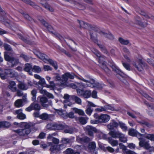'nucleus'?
<instances>
[{
	"instance_id": "2eb2a0df",
	"label": "nucleus",
	"mask_w": 154,
	"mask_h": 154,
	"mask_svg": "<svg viewBox=\"0 0 154 154\" xmlns=\"http://www.w3.org/2000/svg\"><path fill=\"white\" fill-rule=\"evenodd\" d=\"M110 119L109 116L106 114H102L100 116L99 122L100 123H106L108 122Z\"/></svg>"
},
{
	"instance_id": "7c9ffc66",
	"label": "nucleus",
	"mask_w": 154,
	"mask_h": 154,
	"mask_svg": "<svg viewBox=\"0 0 154 154\" xmlns=\"http://www.w3.org/2000/svg\"><path fill=\"white\" fill-rule=\"evenodd\" d=\"M77 21L80 24V27L83 28H87L88 27V24L84 22L78 20Z\"/></svg>"
},
{
	"instance_id": "1a4fd4ad",
	"label": "nucleus",
	"mask_w": 154,
	"mask_h": 154,
	"mask_svg": "<svg viewBox=\"0 0 154 154\" xmlns=\"http://www.w3.org/2000/svg\"><path fill=\"white\" fill-rule=\"evenodd\" d=\"M109 65L113 70L117 74H116L117 75H119L122 77H126V75L119 69L112 61L110 62Z\"/></svg>"
},
{
	"instance_id": "09e8293b",
	"label": "nucleus",
	"mask_w": 154,
	"mask_h": 154,
	"mask_svg": "<svg viewBox=\"0 0 154 154\" xmlns=\"http://www.w3.org/2000/svg\"><path fill=\"white\" fill-rule=\"evenodd\" d=\"M77 92L78 94L80 96L83 97L85 91L83 89H80L79 88L76 89Z\"/></svg>"
},
{
	"instance_id": "3c124183",
	"label": "nucleus",
	"mask_w": 154,
	"mask_h": 154,
	"mask_svg": "<svg viewBox=\"0 0 154 154\" xmlns=\"http://www.w3.org/2000/svg\"><path fill=\"white\" fill-rule=\"evenodd\" d=\"M70 96L68 94H64L63 98L65 99L64 102L65 103H67L69 101Z\"/></svg>"
},
{
	"instance_id": "9d476101",
	"label": "nucleus",
	"mask_w": 154,
	"mask_h": 154,
	"mask_svg": "<svg viewBox=\"0 0 154 154\" xmlns=\"http://www.w3.org/2000/svg\"><path fill=\"white\" fill-rule=\"evenodd\" d=\"M88 85L91 87L99 89H102L104 86L103 85L100 84L96 82L94 80L91 79H90V82Z\"/></svg>"
},
{
	"instance_id": "b1692460",
	"label": "nucleus",
	"mask_w": 154,
	"mask_h": 154,
	"mask_svg": "<svg viewBox=\"0 0 154 154\" xmlns=\"http://www.w3.org/2000/svg\"><path fill=\"white\" fill-rule=\"evenodd\" d=\"M100 34L101 36L105 37L110 39H113L114 38L113 35L109 32L106 33L102 31L100 32Z\"/></svg>"
},
{
	"instance_id": "603ef678",
	"label": "nucleus",
	"mask_w": 154,
	"mask_h": 154,
	"mask_svg": "<svg viewBox=\"0 0 154 154\" xmlns=\"http://www.w3.org/2000/svg\"><path fill=\"white\" fill-rule=\"evenodd\" d=\"M93 111V109H91V107H88L85 110L86 113L90 116Z\"/></svg>"
},
{
	"instance_id": "052dcab7",
	"label": "nucleus",
	"mask_w": 154,
	"mask_h": 154,
	"mask_svg": "<svg viewBox=\"0 0 154 154\" xmlns=\"http://www.w3.org/2000/svg\"><path fill=\"white\" fill-rule=\"evenodd\" d=\"M140 14L141 15L143 16H144L145 18H146L147 19H150L151 16L150 15H148L147 14H146V13H145V12L143 11H141Z\"/></svg>"
},
{
	"instance_id": "f03ea898",
	"label": "nucleus",
	"mask_w": 154,
	"mask_h": 154,
	"mask_svg": "<svg viewBox=\"0 0 154 154\" xmlns=\"http://www.w3.org/2000/svg\"><path fill=\"white\" fill-rule=\"evenodd\" d=\"M37 56L40 59L42 60L45 62L47 63L48 62L55 69H57V62L49 59L45 54L40 53H38Z\"/></svg>"
},
{
	"instance_id": "cd10ccee",
	"label": "nucleus",
	"mask_w": 154,
	"mask_h": 154,
	"mask_svg": "<svg viewBox=\"0 0 154 154\" xmlns=\"http://www.w3.org/2000/svg\"><path fill=\"white\" fill-rule=\"evenodd\" d=\"M60 148V146L55 145L51 146L50 148V150L51 152L55 153L56 152L59 151V150Z\"/></svg>"
},
{
	"instance_id": "f257e3e1",
	"label": "nucleus",
	"mask_w": 154,
	"mask_h": 154,
	"mask_svg": "<svg viewBox=\"0 0 154 154\" xmlns=\"http://www.w3.org/2000/svg\"><path fill=\"white\" fill-rule=\"evenodd\" d=\"M34 125V124L30 122L25 125L24 128L15 130H14V131L17 133L20 136H26L30 132V129Z\"/></svg>"
},
{
	"instance_id": "72a5a7b5",
	"label": "nucleus",
	"mask_w": 154,
	"mask_h": 154,
	"mask_svg": "<svg viewBox=\"0 0 154 154\" xmlns=\"http://www.w3.org/2000/svg\"><path fill=\"white\" fill-rule=\"evenodd\" d=\"M137 132L138 131L134 129L131 128L129 129L128 134L130 135L131 136L135 137Z\"/></svg>"
},
{
	"instance_id": "ea45409f",
	"label": "nucleus",
	"mask_w": 154,
	"mask_h": 154,
	"mask_svg": "<svg viewBox=\"0 0 154 154\" xmlns=\"http://www.w3.org/2000/svg\"><path fill=\"white\" fill-rule=\"evenodd\" d=\"M37 91L35 89L33 90L31 92V94L32 96V99L33 101H35L36 98V95Z\"/></svg>"
},
{
	"instance_id": "c85d7f7f",
	"label": "nucleus",
	"mask_w": 154,
	"mask_h": 154,
	"mask_svg": "<svg viewBox=\"0 0 154 154\" xmlns=\"http://www.w3.org/2000/svg\"><path fill=\"white\" fill-rule=\"evenodd\" d=\"M118 40L119 42L123 45H127L130 43L129 41L127 39H124L122 37L119 38Z\"/></svg>"
},
{
	"instance_id": "13d9d810",
	"label": "nucleus",
	"mask_w": 154,
	"mask_h": 154,
	"mask_svg": "<svg viewBox=\"0 0 154 154\" xmlns=\"http://www.w3.org/2000/svg\"><path fill=\"white\" fill-rule=\"evenodd\" d=\"M145 104L147 106L148 108L149 109H152L154 112V105L153 104H150L148 103H146V101L145 102Z\"/></svg>"
},
{
	"instance_id": "de8ad7c7",
	"label": "nucleus",
	"mask_w": 154,
	"mask_h": 154,
	"mask_svg": "<svg viewBox=\"0 0 154 154\" xmlns=\"http://www.w3.org/2000/svg\"><path fill=\"white\" fill-rule=\"evenodd\" d=\"M142 94L145 98H146L149 100H150L151 101H154V99L153 98L150 97L145 93L143 92L142 93Z\"/></svg>"
},
{
	"instance_id": "864d4df0",
	"label": "nucleus",
	"mask_w": 154,
	"mask_h": 154,
	"mask_svg": "<svg viewBox=\"0 0 154 154\" xmlns=\"http://www.w3.org/2000/svg\"><path fill=\"white\" fill-rule=\"evenodd\" d=\"M53 79L56 81H59L62 80L61 77L59 74H55V76L53 77Z\"/></svg>"
},
{
	"instance_id": "2f4dec72",
	"label": "nucleus",
	"mask_w": 154,
	"mask_h": 154,
	"mask_svg": "<svg viewBox=\"0 0 154 154\" xmlns=\"http://www.w3.org/2000/svg\"><path fill=\"white\" fill-rule=\"evenodd\" d=\"M18 87L19 88L23 90H26L29 88L27 85L22 83H19Z\"/></svg>"
},
{
	"instance_id": "bb28decb",
	"label": "nucleus",
	"mask_w": 154,
	"mask_h": 154,
	"mask_svg": "<svg viewBox=\"0 0 154 154\" xmlns=\"http://www.w3.org/2000/svg\"><path fill=\"white\" fill-rule=\"evenodd\" d=\"M71 97L72 99L75 101L77 104L79 105L82 104L81 99L79 97L75 95L72 96Z\"/></svg>"
},
{
	"instance_id": "680f3d73",
	"label": "nucleus",
	"mask_w": 154,
	"mask_h": 154,
	"mask_svg": "<svg viewBox=\"0 0 154 154\" xmlns=\"http://www.w3.org/2000/svg\"><path fill=\"white\" fill-rule=\"evenodd\" d=\"M122 65L127 70L130 71L131 70V68L129 64H127L124 62L122 63Z\"/></svg>"
},
{
	"instance_id": "c756f323",
	"label": "nucleus",
	"mask_w": 154,
	"mask_h": 154,
	"mask_svg": "<svg viewBox=\"0 0 154 154\" xmlns=\"http://www.w3.org/2000/svg\"><path fill=\"white\" fill-rule=\"evenodd\" d=\"M72 109L75 113H77L80 115L83 116L85 114L84 111L81 109H79L75 107L73 108Z\"/></svg>"
},
{
	"instance_id": "5fc2aeb1",
	"label": "nucleus",
	"mask_w": 154,
	"mask_h": 154,
	"mask_svg": "<svg viewBox=\"0 0 154 154\" xmlns=\"http://www.w3.org/2000/svg\"><path fill=\"white\" fill-rule=\"evenodd\" d=\"M56 112L59 115H60L61 117L63 118L65 117L64 114V113H63V111L62 110L57 109L56 110Z\"/></svg>"
},
{
	"instance_id": "49530a36",
	"label": "nucleus",
	"mask_w": 154,
	"mask_h": 154,
	"mask_svg": "<svg viewBox=\"0 0 154 154\" xmlns=\"http://www.w3.org/2000/svg\"><path fill=\"white\" fill-rule=\"evenodd\" d=\"M8 73L6 72V69H5L4 72L0 73V76L1 78L3 79H6L8 77Z\"/></svg>"
},
{
	"instance_id": "0eeeda50",
	"label": "nucleus",
	"mask_w": 154,
	"mask_h": 154,
	"mask_svg": "<svg viewBox=\"0 0 154 154\" xmlns=\"http://www.w3.org/2000/svg\"><path fill=\"white\" fill-rule=\"evenodd\" d=\"M47 128L50 130H60L63 129L65 126L64 125L60 123L48 124L47 125Z\"/></svg>"
},
{
	"instance_id": "a18cd8bd",
	"label": "nucleus",
	"mask_w": 154,
	"mask_h": 154,
	"mask_svg": "<svg viewBox=\"0 0 154 154\" xmlns=\"http://www.w3.org/2000/svg\"><path fill=\"white\" fill-rule=\"evenodd\" d=\"M97 135L100 139H106L107 138V135L102 132L97 133Z\"/></svg>"
},
{
	"instance_id": "423d86ee",
	"label": "nucleus",
	"mask_w": 154,
	"mask_h": 154,
	"mask_svg": "<svg viewBox=\"0 0 154 154\" xmlns=\"http://www.w3.org/2000/svg\"><path fill=\"white\" fill-rule=\"evenodd\" d=\"M7 52H4V57L5 60L8 61L9 63L11 64V67L16 65L19 63V59L16 58L9 56L7 54Z\"/></svg>"
},
{
	"instance_id": "774afa93",
	"label": "nucleus",
	"mask_w": 154,
	"mask_h": 154,
	"mask_svg": "<svg viewBox=\"0 0 154 154\" xmlns=\"http://www.w3.org/2000/svg\"><path fill=\"white\" fill-rule=\"evenodd\" d=\"M66 154H72L74 152V151L72 149L68 148L66 151Z\"/></svg>"
},
{
	"instance_id": "4be33fe9",
	"label": "nucleus",
	"mask_w": 154,
	"mask_h": 154,
	"mask_svg": "<svg viewBox=\"0 0 154 154\" xmlns=\"http://www.w3.org/2000/svg\"><path fill=\"white\" fill-rule=\"evenodd\" d=\"M8 88L13 92H15L17 90V88L16 86V83L13 81H11L9 82V85L8 86Z\"/></svg>"
},
{
	"instance_id": "6e6d98bb",
	"label": "nucleus",
	"mask_w": 154,
	"mask_h": 154,
	"mask_svg": "<svg viewBox=\"0 0 154 154\" xmlns=\"http://www.w3.org/2000/svg\"><path fill=\"white\" fill-rule=\"evenodd\" d=\"M20 57L26 61H28L29 59V57L23 54H21Z\"/></svg>"
},
{
	"instance_id": "39448f33",
	"label": "nucleus",
	"mask_w": 154,
	"mask_h": 154,
	"mask_svg": "<svg viewBox=\"0 0 154 154\" xmlns=\"http://www.w3.org/2000/svg\"><path fill=\"white\" fill-rule=\"evenodd\" d=\"M133 66L139 71H142L144 68L147 69L146 64L141 59H139L133 63Z\"/></svg>"
},
{
	"instance_id": "a211bd4d",
	"label": "nucleus",
	"mask_w": 154,
	"mask_h": 154,
	"mask_svg": "<svg viewBox=\"0 0 154 154\" xmlns=\"http://www.w3.org/2000/svg\"><path fill=\"white\" fill-rule=\"evenodd\" d=\"M139 144L140 146L144 147L146 149H148L149 147V144L143 138L140 141Z\"/></svg>"
},
{
	"instance_id": "6e6552de",
	"label": "nucleus",
	"mask_w": 154,
	"mask_h": 154,
	"mask_svg": "<svg viewBox=\"0 0 154 154\" xmlns=\"http://www.w3.org/2000/svg\"><path fill=\"white\" fill-rule=\"evenodd\" d=\"M75 77V74L73 73H70L69 72H66L62 75V83L61 84L60 86L63 84L65 85L68 81V78L73 79Z\"/></svg>"
},
{
	"instance_id": "412c9836",
	"label": "nucleus",
	"mask_w": 154,
	"mask_h": 154,
	"mask_svg": "<svg viewBox=\"0 0 154 154\" xmlns=\"http://www.w3.org/2000/svg\"><path fill=\"white\" fill-rule=\"evenodd\" d=\"M32 65L26 63L25 65V68L24 69V70L29 72V74L31 75H32V73L31 70H32Z\"/></svg>"
},
{
	"instance_id": "bf43d9fd",
	"label": "nucleus",
	"mask_w": 154,
	"mask_h": 154,
	"mask_svg": "<svg viewBox=\"0 0 154 154\" xmlns=\"http://www.w3.org/2000/svg\"><path fill=\"white\" fill-rule=\"evenodd\" d=\"M124 154H136L135 152L131 150L126 149L125 151H123Z\"/></svg>"
},
{
	"instance_id": "dca6fc26",
	"label": "nucleus",
	"mask_w": 154,
	"mask_h": 154,
	"mask_svg": "<svg viewBox=\"0 0 154 154\" xmlns=\"http://www.w3.org/2000/svg\"><path fill=\"white\" fill-rule=\"evenodd\" d=\"M135 23L137 24L138 25L144 28L146 26L147 23H143L141 21H140V17L138 16H137L135 18Z\"/></svg>"
},
{
	"instance_id": "f3484780",
	"label": "nucleus",
	"mask_w": 154,
	"mask_h": 154,
	"mask_svg": "<svg viewBox=\"0 0 154 154\" xmlns=\"http://www.w3.org/2000/svg\"><path fill=\"white\" fill-rule=\"evenodd\" d=\"M6 72L8 73V77H14L17 76L18 73L11 69H6Z\"/></svg>"
},
{
	"instance_id": "37998d69",
	"label": "nucleus",
	"mask_w": 154,
	"mask_h": 154,
	"mask_svg": "<svg viewBox=\"0 0 154 154\" xmlns=\"http://www.w3.org/2000/svg\"><path fill=\"white\" fill-rule=\"evenodd\" d=\"M91 95V93L90 91H84L83 97L85 98H89Z\"/></svg>"
},
{
	"instance_id": "393cba45",
	"label": "nucleus",
	"mask_w": 154,
	"mask_h": 154,
	"mask_svg": "<svg viewBox=\"0 0 154 154\" xmlns=\"http://www.w3.org/2000/svg\"><path fill=\"white\" fill-rule=\"evenodd\" d=\"M74 137H71L68 138H63L62 139L61 141L63 143H69L73 142L74 141Z\"/></svg>"
},
{
	"instance_id": "58836bf2",
	"label": "nucleus",
	"mask_w": 154,
	"mask_h": 154,
	"mask_svg": "<svg viewBox=\"0 0 154 154\" xmlns=\"http://www.w3.org/2000/svg\"><path fill=\"white\" fill-rule=\"evenodd\" d=\"M74 131L73 129L71 127H68L64 130V132L65 133L72 134Z\"/></svg>"
},
{
	"instance_id": "8fccbe9b",
	"label": "nucleus",
	"mask_w": 154,
	"mask_h": 154,
	"mask_svg": "<svg viewBox=\"0 0 154 154\" xmlns=\"http://www.w3.org/2000/svg\"><path fill=\"white\" fill-rule=\"evenodd\" d=\"M79 122L82 125L85 124L87 122V120L85 118L81 117L79 119Z\"/></svg>"
},
{
	"instance_id": "0e129e2a",
	"label": "nucleus",
	"mask_w": 154,
	"mask_h": 154,
	"mask_svg": "<svg viewBox=\"0 0 154 154\" xmlns=\"http://www.w3.org/2000/svg\"><path fill=\"white\" fill-rule=\"evenodd\" d=\"M38 83L41 85L42 86H43L45 83V81L44 79L41 78L39 79Z\"/></svg>"
},
{
	"instance_id": "aec40b11",
	"label": "nucleus",
	"mask_w": 154,
	"mask_h": 154,
	"mask_svg": "<svg viewBox=\"0 0 154 154\" xmlns=\"http://www.w3.org/2000/svg\"><path fill=\"white\" fill-rule=\"evenodd\" d=\"M67 39L68 40L69 42H67V43L68 45L69 46V47L71 49V50L73 51H77V49L76 48H72L70 45V44L72 43L75 45H77L75 42L70 37H68L67 38Z\"/></svg>"
},
{
	"instance_id": "e433bc0d",
	"label": "nucleus",
	"mask_w": 154,
	"mask_h": 154,
	"mask_svg": "<svg viewBox=\"0 0 154 154\" xmlns=\"http://www.w3.org/2000/svg\"><path fill=\"white\" fill-rule=\"evenodd\" d=\"M41 4L47 10H48L49 11L51 12L54 11V9L48 4L46 3L45 4H43L42 3H41Z\"/></svg>"
},
{
	"instance_id": "473e14b6",
	"label": "nucleus",
	"mask_w": 154,
	"mask_h": 154,
	"mask_svg": "<svg viewBox=\"0 0 154 154\" xmlns=\"http://www.w3.org/2000/svg\"><path fill=\"white\" fill-rule=\"evenodd\" d=\"M23 101L21 99L17 100L15 102L14 104L15 106L17 107H21L23 105Z\"/></svg>"
},
{
	"instance_id": "79ce46f5",
	"label": "nucleus",
	"mask_w": 154,
	"mask_h": 154,
	"mask_svg": "<svg viewBox=\"0 0 154 154\" xmlns=\"http://www.w3.org/2000/svg\"><path fill=\"white\" fill-rule=\"evenodd\" d=\"M19 11L23 15L24 17L26 20L29 21H31L32 20V18L30 17H29L28 14H24L23 11L22 10H20V11Z\"/></svg>"
},
{
	"instance_id": "338daca9",
	"label": "nucleus",
	"mask_w": 154,
	"mask_h": 154,
	"mask_svg": "<svg viewBox=\"0 0 154 154\" xmlns=\"http://www.w3.org/2000/svg\"><path fill=\"white\" fill-rule=\"evenodd\" d=\"M143 136V134H141L138 132L136 134L135 136L136 137L139 139V140L140 141L143 138L142 137Z\"/></svg>"
},
{
	"instance_id": "7ed1b4c3",
	"label": "nucleus",
	"mask_w": 154,
	"mask_h": 154,
	"mask_svg": "<svg viewBox=\"0 0 154 154\" xmlns=\"http://www.w3.org/2000/svg\"><path fill=\"white\" fill-rule=\"evenodd\" d=\"M109 134L113 138H119L121 142L125 143L127 141V138L125 137L124 134L119 131H111Z\"/></svg>"
},
{
	"instance_id": "4468645a",
	"label": "nucleus",
	"mask_w": 154,
	"mask_h": 154,
	"mask_svg": "<svg viewBox=\"0 0 154 154\" xmlns=\"http://www.w3.org/2000/svg\"><path fill=\"white\" fill-rule=\"evenodd\" d=\"M38 20L40 21L45 26V27L48 29L49 32L51 33L53 32V29L52 27L45 21L44 20L40 18H38Z\"/></svg>"
},
{
	"instance_id": "9b49d317",
	"label": "nucleus",
	"mask_w": 154,
	"mask_h": 154,
	"mask_svg": "<svg viewBox=\"0 0 154 154\" xmlns=\"http://www.w3.org/2000/svg\"><path fill=\"white\" fill-rule=\"evenodd\" d=\"M85 130L88 132L90 136L93 137V133L97 132V130L96 128L91 125H87L85 127Z\"/></svg>"
},
{
	"instance_id": "c03bdc74",
	"label": "nucleus",
	"mask_w": 154,
	"mask_h": 154,
	"mask_svg": "<svg viewBox=\"0 0 154 154\" xmlns=\"http://www.w3.org/2000/svg\"><path fill=\"white\" fill-rule=\"evenodd\" d=\"M145 137L150 140L154 141V134H147L145 135Z\"/></svg>"
},
{
	"instance_id": "a19ab883",
	"label": "nucleus",
	"mask_w": 154,
	"mask_h": 154,
	"mask_svg": "<svg viewBox=\"0 0 154 154\" xmlns=\"http://www.w3.org/2000/svg\"><path fill=\"white\" fill-rule=\"evenodd\" d=\"M48 114L46 113H42L40 116V118L42 120H46L48 119Z\"/></svg>"
},
{
	"instance_id": "4c0bfd02",
	"label": "nucleus",
	"mask_w": 154,
	"mask_h": 154,
	"mask_svg": "<svg viewBox=\"0 0 154 154\" xmlns=\"http://www.w3.org/2000/svg\"><path fill=\"white\" fill-rule=\"evenodd\" d=\"M118 124L119 125L120 127L122 129L123 131H127V127L124 123L122 122H119Z\"/></svg>"
},
{
	"instance_id": "f8f14e48",
	"label": "nucleus",
	"mask_w": 154,
	"mask_h": 154,
	"mask_svg": "<svg viewBox=\"0 0 154 154\" xmlns=\"http://www.w3.org/2000/svg\"><path fill=\"white\" fill-rule=\"evenodd\" d=\"M37 100H39L41 105L44 107L47 108L48 105L46 104L48 103V99L45 97L42 96H39L37 98Z\"/></svg>"
},
{
	"instance_id": "5701e85b",
	"label": "nucleus",
	"mask_w": 154,
	"mask_h": 154,
	"mask_svg": "<svg viewBox=\"0 0 154 154\" xmlns=\"http://www.w3.org/2000/svg\"><path fill=\"white\" fill-rule=\"evenodd\" d=\"M119 125L118 123L114 120L112 121L110 124L107 125V128L109 130L113 129L114 128H117Z\"/></svg>"
},
{
	"instance_id": "69168bd1",
	"label": "nucleus",
	"mask_w": 154,
	"mask_h": 154,
	"mask_svg": "<svg viewBox=\"0 0 154 154\" xmlns=\"http://www.w3.org/2000/svg\"><path fill=\"white\" fill-rule=\"evenodd\" d=\"M110 143L112 146H116L118 144V141L117 140H114L110 141Z\"/></svg>"
},
{
	"instance_id": "6ab92c4d",
	"label": "nucleus",
	"mask_w": 154,
	"mask_h": 154,
	"mask_svg": "<svg viewBox=\"0 0 154 154\" xmlns=\"http://www.w3.org/2000/svg\"><path fill=\"white\" fill-rule=\"evenodd\" d=\"M16 113L17 114V117L20 119H23L26 118V115L22 113L21 109L17 110L16 111Z\"/></svg>"
},
{
	"instance_id": "e2e57ef3",
	"label": "nucleus",
	"mask_w": 154,
	"mask_h": 154,
	"mask_svg": "<svg viewBox=\"0 0 154 154\" xmlns=\"http://www.w3.org/2000/svg\"><path fill=\"white\" fill-rule=\"evenodd\" d=\"M76 84L77 85V88L83 89L85 87V85L82 83H76Z\"/></svg>"
},
{
	"instance_id": "4d7b16f0",
	"label": "nucleus",
	"mask_w": 154,
	"mask_h": 154,
	"mask_svg": "<svg viewBox=\"0 0 154 154\" xmlns=\"http://www.w3.org/2000/svg\"><path fill=\"white\" fill-rule=\"evenodd\" d=\"M105 110L106 109H109L113 111L114 110V108L111 106L108 105L104 106Z\"/></svg>"
},
{
	"instance_id": "ddd939ff",
	"label": "nucleus",
	"mask_w": 154,
	"mask_h": 154,
	"mask_svg": "<svg viewBox=\"0 0 154 154\" xmlns=\"http://www.w3.org/2000/svg\"><path fill=\"white\" fill-rule=\"evenodd\" d=\"M92 52L95 54L99 58L98 61L100 64L102 62H105L104 60L105 57L104 56L101 55L100 53L97 50L94 49L92 50Z\"/></svg>"
},
{
	"instance_id": "20e7f679",
	"label": "nucleus",
	"mask_w": 154,
	"mask_h": 154,
	"mask_svg": "<svg viewBox=\"0 0 154 154\" xmlns=\"http://www.w3.org/2000/svg\"><path fill=\"white\" fill-rule=\"evenodd\" d=\"M90 34L91 35V39L94 42H97V33L100 34V32L102 31L97 27L92 26L90 30Z\"/></svg>"
},
{
	"instance_id": "f704fd0d",
	"label": "nucleus",
	"mask_w": 154,
	"mask_h": 154,
	"mask_svg": "<svg viewBox=\"0 0 154 154\" xmlns=\"http://www.w3.org/2000/svg\"><path fill=\"white\" fill-rule=\"evenodd\" d=\"M33 110H39L41 109V106L39 104L35 103H33L32 104Z\"/></svg>"
},
{
	"instance_id": "c9c22d12",
	"label": "nucleus",
	"mask_w": 154,
	"mask_h": 154,
	"mask_svg": "<svg viewBox=\"0 0 154 154\" xmlns=\"http://www.w3.org/2000/svg\"><path fill=\"white\" fill-rule=\"evenodd\" d=\"M32 71L36 73H39L41 72L42 69L39 66L35 65L32 67Z\"/></svg>"
},
{
	"instance_id": "a878e982",
	"label": "nucleus",
	"mask_w": 154,
	"mask_h": 154,
	"mask_svg": "<svg viewBox=\"0 0 154 154\" xmlns=\"http://www.w3.org/2000/svg\"><path fill=\"white\" fill-rule=\"evenodd\" d=\"M96 147L95 143L94 142L90 143L88 146V150L89 152H91L92 150L95 149Z\"/></svg>"
}]
</instances>
